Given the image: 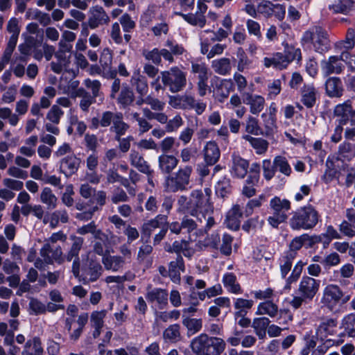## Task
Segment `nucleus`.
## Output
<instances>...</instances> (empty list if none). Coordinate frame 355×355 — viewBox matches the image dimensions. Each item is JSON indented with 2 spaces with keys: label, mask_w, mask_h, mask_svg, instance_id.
Here are the masks:
<instances>
[{
  "label": "nucleus",
  "mask_w": 355,
  "mask_h": 355,
  "mask_svg": "<svg viewBox=\"0 0 355 355\" xmlns=\"http://www.w3.org/2000/svg\"><path fill=\"white\" fill-rule=\"evenodd\" d=\"M191 71L197 73L198 79L208 77V69L207 64L202 61H193L191 62Z\"/></svg>",
  "instance_id": "69168bd1"
},
{
  "label": "nucleus",
  "mask_w": 355,
  "mask_h": 355,
  "mask_svg": "<svg viewBox=\"0 0 355 355\" xmlns=\"http://www.w3.org/2000/svg\"><path fill=\"white\" fill-rule=\"evenodd\" d=\"M303 44H311L314 50L324 53L330 49V42L327 31L320 26H315L305 31L302 37Z\"/></svg>",
  "instance_id": "6e6552de"
},
{
  "label": "nucleus",
  "mask_w": 355,
  "mask_h": 355,
  "mask_svg": "<svg viewBox=\"0 0 355 355\" xmlns=\"http://www.w3.org/2000/svg\"><path fill=\"white\" fill-rule=\"evenodd\" d=\"M63 115L62 110L58 105H53L48 112L46 119L54 124H58Z\"/></svg>",
  "instance_id": "338daca9"
},
{
  "label": "nucleus",
  "mask_w": 355,
  "mask_h": 355,
  "mask_svg": "<svg viewBox=\"0 0 355 355\" xmlns=\"http://www.w3.org/2000/svg\"><path fill=\"white\" fill-rule=\"evenodd\" d=\"M161 79L164 87L168 88L172 93L182 91L187 84L186 73L178 67L162 71Z\"/></svg>",
  "instance_id": "1a4fd4ad"
},
{
  "label": "nucleus",
  "mask_w": 355,
  "mask_h": 355,
  "mask_svg": "<svg viewBox=\"0 0 355 355\" xmlns=\"http://www.w3.org/2000/svg\"><path fill=\"white\" fill-rule=\"evenodd\" d=\"M164 339L166 342L177 343L181 338L180 326L178 324H173L168 326L163 333Z\"/></svg>",
  "instance_id": "6e6d98bb"
},
{
  "label": "nucleus",
  "mask_w": 355,
  "mask_h": 355,
  "mask_svg": "<svg viewBox=\"0 0 355 355\" xmlns=\"http://www.w3.org/2000/svg\"><path fill=\"white\" fill-rule=\"evenodd\" d=\"M345 69V65L341 59V55H331L327 60L321 62V70L322 74L327 77L331 74H340Z\"/></svg>",
  "instance_id": "dca6fc26"
},
{
  "label": "nucleus",
  "mask_w": 355,
  "mask_h": 355,
  "mask_svg": "<svg viewBox=\"0 0 355 355\" xmlns=\"http://www.w3.org/2000/svg\"><path fill=\"white\" fill-rule=\"evenodd\" d=\"M203 155L207 165H214L220 157V151L217 144L215 141H208L204 146Z\"/></svg>",
  "instance_id": "5701e85b"
},
{
  "label": "nucleus",
  "mask_w": 355,
  "mask_h": 355,
  "mask_svg": "<svg viewBox=\"0 0 355 355\" xmlns=\"http://www.w3.org/2000/svg\"><path fill=\"white\" fill-rule=\"evenodd\" d=\"M102 263L106 270L117 272L123 268L125 261L121 256L107 254L103 257Z\"/></svg>",
  "instance_id": "bb28decb"
},
{
  "label": "nucleus",
  "mask_w": 355,
  "mask_h": 355,
  "mask_svg": "<svg viewBox=\"0 0 355 355\" xmlns=\"http://www.w3.org/2000/svg\"><path fill=\"white\" fill-rule=\"evenodd\" d=\"M168 217L164 214H157L155 218L144 223L141 227V234L149 238L152 233L157 229H161L167 225Z\"/></svg>",
  "instance_id": "a211bd4d"
},
{
  "label": "nucleus",
  "mask_w": 355,
  "mask_h": 355,
  "mask_svg": "<svg viewBox=\"0 0 355 355\" xmlns=\"http://www.w3.org/2000/svg\"><path fill=\"white\" fill-rule=\"evenodd\" d=\"M129 126L123 121V116L121 113H116L115 120L111 127V131L115 132V139H119V137L124 135Z\"/></svg>",
  "instance_id": "864d4df0"
},
{
  "label": "nucleus",
  "mask_w": 355,
  "mask_h": 355,
  "mask_svg": "<svg viewBox=\"0 0 355 355\" xmlns=\"http://www.w3.org/2000/svg\"><path fill=\"white\" fill-rule=\"evenodd\" d=\"M69 220V216L67 211L64 209H59L48 214L44 217L43 222L45 224L49 223L52 228L58 226V223H66Z\"/></svg>",
  "instance_id": "7c9ffc66"
},
{
  "label": "nucleus",
  "mask_w": 355,
  "mask_h": 355,
  "mask_svg": "<svg viewBox=\"0 0 355 355\" xmlns=\"http://www.w3.org/2000/svg\"><path fill=\"white\" fill-rule=\"evenodd\" d=\"M301 101L307 108L313 107L316 102V90L313 85H304L301 89Z\"/></svg>",
  "instance_id": "72a5a7b5"
},
{
  "label": "nucleus",
  "mask_w": 355,
  "mask_h": 355,
  "mask_svg": "<svg viewBox=\"0 0 355 355\" xmlns=\"http://www.w3.org/2000/svg\"><path fill=\"white\" fill-rule=\"evenodd\" d=\"M130 83L138 94L144 96L148 93V85L146 78L141 74L139 71H135L132 73Z\"/></svg>",
  "instance_id": "f704fd0d"
},
{
  "label": "nucleus",
  "mask_w": 355,
  "mask_h": 355,
  "mask_svg": "<svg viewBox=\"0 0 355 355\" xmlns=\"http://www.w3.org/2000/svg\"><path fill=\"white\" fill-rule=\"evenodd\" d=\"M76 96L81 97L79 105L83 112H88L91 105L96 102V98L91 96V94L83 88L78 89Z\"/></svg>",
  "instance_id": "5fc2aeb1"
},
{
  "label": "nucleus",
  "mask_w": 355,
  "mask_h": 355,
  "mask_svg": "<svg viewBox=\"0 0 355 355\" xmlns=\"http://www.w3.org/2000/svg\"><path fill=\"white\" fill-rule=\"evenodd\" d=\"M343 291L338 285L329 284L323 290L320 302L323 306L333 311L348 300H343Z\"/></svg>",
  "instance_id": "9b49d317"
},
{
  "label": "nucleus",
  "mask_w": 355,
  "mask_h": 355,
  "mask_svg": "<svg viewBox=\"0 0 355 355\" xmlns=\"http://www.w3.org/2000/svg\"><path fill=\"white\" fill-rule=\"evenodd\" d=\"M254 302L252 300L244 299L242 297L235 298L234 306L236 309L234 315H245L248 311L252 309Z\"/></svg>",
  "instance_id": "09e8293b"
},
{
  "label": "nucleus",
  "mask_w": 355,
  "mask_h": 355,
  "mask_svg": "<svg viewBox=\"0 0 355 355\" xmlns=\"http://www.w3.org/2000/svg\"><path fill=\"white\" fill-rule=\"evenodd\" d=\"M237 65L236 68L239 72H243L248 69L252 64L248 55L242 47H239L236 52Z\"/></svg>",
  "instance_id": "13d9d810"
},
{
  "label": "nucleus",
  "mask_w": 355,
  "mask_h": 355,
  "mask_svg": "<svg viewBox=\"0 0 355 355\" xmlns=\"http://www.w3.org/2000/svg\"><path fill=\"white\" fill-rule=\"evenodd\" d=\"M245 132L248 135H260L262 134V130L259 125V121L257 119L252 116H249L245 122Z\"/></svg>",
  "instance_id": "e2e57ef3"
},
{
  "label": "nucleus",
  "mask_w": 355,
  "mask_h": 355,
  "mask_svg": "<svg viewBox=\"0 0 355 355\" xmlns=\"http://www.w3.org/2000/svg\"><path fill=\"white\" fill-rule=\"evenodd\" d=\"M187 213L196 218L197 221L202 223L205 214L213 212L214 207L211 202L203 198L202 190H193L190 195V199L186 207Z\"/></svg>",
  "instance_id": "39448f33"
},
{
  "label": "nucleus",
  "mask_w": 355,
  "mask_h": 355,
  "mask_svg": "<svg viewBox=\"0 0 355 355\" xmlns=\"http://www.w3.org/2000/svg\"><path fill=\"white\" fill-rule=\"evenodd\" d=\"M175 15L181 16L184 21L191 26L198 28H203L206 24L205 15H200L197 12L184 14L181 12H175Z\"/></svg>",
  "instance_id": "79ce46f5"
},
{
  "label": "nucleus",
  "mask_w": 355,
  "mask_h": 355,
  "mask_svg": "<svg viewBox=\"0 0 355 355\" xmlns=\"http://www.w3.org/2000/svg\"><path fill=\"white\" fill-rule=\"evenodd\" d=\"M103 272V267L99 263L91 262L85 271V276L83 278V282L89 283L96 281Z\"/></svg>",
  "instance_id": "49530a36"
},
{
  "label": "nucleus",
  "mask_w": 355,
  "mask_h": 355,
  "mask_svg": "<svg viewBox=\"0 0 355 355\" xmlns=\"http://www.w3.org/2000/svg\"><path fill=\"white\" fill-rule=\"evenodd\" d=\"M242 212L239 205H234L226 214L225 223L232 230H238L241 225Z\"/></svg>",
  "instance_id": "393cba45"
},
{
  "label": "nucleus",
  "mask_w": 355,
  "mask_h": 355,
  "mask_svg": "<svg viewBox=\"0 0 355 355\" xmlns=\"http://www.w3.org/2000/svg\"><path fill=\"white\" fill-rule=\"evenodd\" d=\"M303 246L306 249L313 248L311 236L309 234L306 233L294 237L288 245V249L286 251L288 253H292L297 257L298 251Z\"/></svg>",
  "instance_id": "aec40b11"
},
{
  "label": "nucleus",
  "mask_w": 355,
  "mask_h": 355,
  "mask_svg": "<svg viewBox=\"0 0 355 355\" xmlns=\"http://www.w3.org/2000/svg\"><path fill=\"white\" fill-rule=\"evenodd\" d=\"M211 67L214 71L219 75H229L232 71L231 60L227 58L214 60L211 62Z\"/></svg>",
  "instance_id": "ea45409f"
},
{
  "label": "nucleus",
  "mask_w": 355,
  "mask_h": 355,
  "mask_svg": "<svg viewBox=\"0 0 355 355\" xmlns=\"http://www.w3.org/2000/svg\"><path fill=\"white\" fill-rule=\"evenodd\" d=\"M146 299L153 309H164L168 306V293L166 290L160 288H154L148 290Z\"/></svg>",
  "instance_id": "4468645a"
},
{
  "label": "nucleus",
  "mask_w": 355,
  "mask_h": 355,
  "mask_svg": "<svg viewBox=\"0 0 355 355\" xmlns=\"http://www.w3.org/2000/svg\"><path fill=\"white\" fill-rule=\"evenodd\" d=\"M320 286V280L307 275H304L299 284L298 295L293 297L290 305L297 309L303 304L311 302L318 293Z\"/></svg>",
  "instance_id": "20e7f679"
},
{
  "label": "nucleus",
  "mask_w": 355,
  "mask_h": 355,
  "mask_svg": "<svg viewBox=\"0 0 355 355\" xmlns=\"http://www.w3.org/2000/svg\"><path fill=\"white\" fill-rule=\"evenodd\" d=\"M295 259L296 257L292 253L284 251L280 254L277 259L281 277L286 279L285 289H291V285L297 282L302 274L304 266L306 264V263L302 260H299L294 266L291 275L287 277L291 270Z\"/></svg>",
  "instance_id": "7ed1b4c3"
},
{
  "label": "nucleus",
  "mask_w": 355,
  "mask_h": 355,
  "mask_svg": "<svg viewBox=\"0 0 355 355\" xmlns=\"http://www.w3.org/2000/svg\"><path fill=\"white\" fill-rule=\"evenodd\" d=\"M23 355H42L43 348L40 338L34 337L32 339L28 340L24 345V349L22 352Z\"/></svg>",
  "instance_id": "37998d69"
},
{
  "label": "nucleus",
  "mask_w": 355,
  "mask_h": 355,
  "mask_svg": "<svg viewBox=\"0 0 355 355\" xmlns=\"http://www.w3.org/2000/svg\"><path fill=\"white\" fill-rule=\"evenodd\" d=\"M338 156L343 162L352 160L355 157V145L344 141L338 147Z\"/></svg>",
  "instance_id": "8fccbe9b"
},
{
  "label": "nucleus",
  "mask_w": 355,
  "mask_h": 355,
  "mask_svg": "<svg viewBox=\"0 0 355 355\" xmlns=\"http://www.w3.org/2000/svg\"><path fill=\"white\" fill-rule=\"evenodd\" d=\"M258 13L266 18L274 17L282 21L286 15V6L284 4L274 3L270 1H262L257 5Z\"/></svg>",
  "instance_id": "f8f14e48"
},
{
  "label": "nucleus",
  "mask_w": 355,
  "mask_h": 355,
  "mask_svg": "<svg viewBox=\"0 0 355 355\" xmlns=\"http://www.w3.org/2000/svg\"><path fill=\"white\" fill-rule=\"evenodd\" d=\"M90 16L88 19V26L94 29L100 25L107 24L110 21V17L103 7L95 6L90 8Z\"/></svg>",
  "instance_id": "f3484780"
},
{
  "label": "nucleus",
  "mask_w": 355,
  "mask_h": 355,
  "mask_svg": "<svg viewBox=\"0 0 355 355\" xmlns=\"http://www.w3.org/2000/svg\"><path fill=\"white\" fill-rule=\"evenodd\" d=\"M159 167L162 173H170L178 165V159L173 155L162 154L158 158Z\"/></svg>",
  "instance_id": "e433bc0d"
},
{
  "label": "nucleus",
  "mask_w": 355,
  "mask_h": 355,
  "mask_svg": "<svg viewBox=\"0 0 355 355\" xmlns=\"http://www.w3.org/2000/svg\"><path fill=\"white\" fill-rule=\"evenodd\" d=\"M184 271V263L181 255H178L175 261L169 263L168 276L174 283L180 282V273Z\"/></svg>",
  "instance_id": "c756f323"
},
{
  "label": "nucleus",
  "mask_w": 355,
  "mask_h": 355,
  "mask_svg": "<svg viewBox=\"0 0 355 355\" xmlns=\"http://www.w3.org/2000/svg\"><path fill=\"white\" fill-rule=\"evenodd\" d=\"M320 215L314 207L306 205L293 211L289 226L295 231L311 230L318 223Z\"/></svg>",
  "instance_id": "f03ea898"
},
{
  "label": "nucleus",
  "mask_w": 355,
  "mask_h": 355,
  "mask_svg": "<svg viewBox=\"0 0 355 355\" xmlns=\"http://www.w3.org/2000/svg\"><path fill=\"white\" fill-rule=\"evenodd\" d=\"M242 138L250 143L258 155L264 154L268 148V142L264 139L253 137L250 135H243Z\"/></svg>",
  "instance_id": "a19ab883"
},
{
  "label": "nucleus",
  "mask_w": 355,
  "mask_h": 355,
  "mask_svg": "<svg viewBox=\"0 0 355 355\" xmlns=\"http://www.w3.org/2000/svg\"><path fill=\"white\" fill-rule=\"evenodd\" d=\"M182 324L189 334H194L200 331L202 327V319L193 318L188 315H182Z\"/></svg>",
  "instance_id": "603ef678"
},
{
  "label": "nucleus",
  "mask_w": 355,
  "mask_h": 355,
  "mask_svg": "<svg viewBox=\"0 0 355 355\" xmlns=\"http://www.w3.org/2000/svg\"><path fill=\"white\" fill-rule=\"evenodd\" d=\"M326 93L329 97H340L343 94V84L340 78L330 77L326 80Z\"/></svg>",
  "instance_id": "473e14b6"
},
{
  "label": "nucleus",
  "mask_w": 355,
  "mask_h": 355,
  "mask_svg": "<svg viewBox=\"0 0 355 355\" xmlns=\"http://www.w3.org/2000/svg\"><path fill=\"white\" fill-rule=\"evenodd\" d=\"M249 164L247 160L239 156H234L230 169L231 175L238 178H243L248 173Z\"/></svg>",
  "instance_id": "cd10ccee"
},
{
  "label": "nucleus",
  "mask_w": 355,
  "mask_h": 355,
  "mask_svg": "<svg viewBox=\"0 0 355 355\" xmlns=\"http://www.w3.org/2000/svg\"><path fill=\"white\" fill-rule=\"evenodd\" d=\"M243 103L249 107L250 112L259 115L264 109L266 101L263 96L250 92L243 94Z\"/></svg>",
  "instance_id": "2eb2a0df"
},
{
  "label": "nucleus",
  "mask_w": 355,
  "mask_h": 355,
  "mask_svg": "<svg viewBox=\"0 0 355 355\" xmlns=\"http://www.w3.org/2000/svg\"><path fill=\"white\" fill-rule=\"evenodd\" d=\"M56 62L51 63V69L56 73L67 70L69 67V60L64 52L60 51L55 53Z\"/></svg>",
  "instance_id": "a18cd8bd"
},
{
  "label": "nucleus",
  "mask_w": 355,
  "mask_h": 355,
  "mask_svg": "<svg viewBox=\"0 0 355 355\" xmlns=\"http://www.w3.org/2000/svg\"><path fill=\"white\" fill-rule=\"evenodd\" d=\"M334 114L337 117V121L340 125H345L349 122L352 125H355V110L353 109L350 100L338 104L334 107Z\"/></svg>",
  "instance_id": "ddd939ff"
},
{
  "label": "nucleus",
  "mask_w": 355,
  "mask_h": 355,
  "mask_svg": "<svg viewBox=\"0 0 355 355\" xmlns=\"http://www.w3.org/2000/svg\"><path fill=\"white\" fill-rule=\"evenodd\" d=\"M216 194L221 198L227 197L232 192L230 180L226 177L220 179L215 186Z\"/></svg>",
  "instance_id": "4d7b16f0"
},
{
  "label": "nucleus",
  "mask_w": 355,
  "mask_h": 355,
  "mask_svg": "<svg viewBox=\"0 0 355 355\" xmlns=\"http://www.w3.org/2000/svg\"><path fill=\"white\" fill-rule=\"evenodd\" d=\"M270 323V319L265 316L253 319L252 327L259 339L263 340L266 338V330Z\"/></svg>",
  "instance_id": "4c0bfd02"
},
{
  "label": "nucleus",
  "mask_w": 355,
  "mask_h": 355,
  "mask_svg": "<svg viewBox=\"0 0 355 355\" xmlns=\"http://www.w3.org/2000/svg\"><path fill=\"white\" fill-rule=\"evenodd\" d=\"M338 321L335 318H325L322 319L316 329L318 336L327 338L328 336L334 335L337 331Z\"/></svg>",
  "instance_id": "412c9836"
},
{
  "label": "nucleus",
  "mask_w": 355,
  "mask_h": 355,
  "mask_svg": "<svg viewBox=\"0 0 355 355\" xmlns=\"http://www.w3.org/2000/svg\"><path fill=\"white\" fill-rule=\"evenodd\" d=\"M233 90V81L232 79H223L220 80L218 88L217 93L220 96L218 99L220 101H223V99L226 98L230 93Z\"/></svg>",
  "instance_id": "052dcab7"
},
{
  "label": "nucleus",
  "mask_w": 355,
  "mask_h": 355,
  "mask_svg": "<svg viewBox=\"0 0 355 355\" xmlns=\"http://www.w3.org/2000/svg\"><path fill=\"white\" fill-rule=\"evenodd\" d=\"M193 168L191 166H185L180 168L173 175L166 178L164 187L167 192H176L185 189L189 183Z\"/></svg>",
  "instance_id": "9d476101"
},
{
  "label": "nucleus",
  "mask_w": 355,
  "mask_h": 355,
  "mask_svg": "<svg viewBox=\"0 0 355 355\" xmlns=\"http://www.w3.org/2000/svg\"><path fill=\"white\" fill-rule=\"evenodd\" d=\"M135 95L132 90L127 85H123L117 98L118 104L125 108L133 103Z\"/></svg>",
  "instance_id": "de8ad7c7"
},
{
  "label": "nucleus",
  "mask_w": 355,
  "mask_h": 355,
  "mask_svg": "<svg viewBox=\"0 0 355 355\" xmlns=\"http://www.w3.org/2000/svg\"><path fill=\"white\" fill-rule=\"evenodd\" d=\"M112 61V53L108 48L104 49L100 55V64L103 69V73L107 78H114L116 72L111 69Z\"/></svg>",
  "instance_id": "a878e982"
},
{
  "label": "nucleus",
  "mask_w": 355,
  "mask_h": 355,
  "mask_svg": "<svg viewBox=\"0 0 355 355\" xmlns=\"http://www.w3.org/2000/svg\"><path fill=\"white\" fill-rule=\"evenodd\" d=\"M222 283L228 293L234 295L243 293L241 286L238 282L236 275L234 272H225L222 277Z\"/></svg>",
  "instance_id": "4be33fe9"
},
{
  "label": "nucleus",
  "mask_w": 355,
  "mask_h": 355,
  "mask_svg": "<svg viewBox=\"0 0 355 355\" xmlns=\"http://www.w3.org/2000/svg\"><path fill=\"white\" fill-rule=\"evenodd\" d=\"M278 300L275 299L260 302L255 312L256 315H268L279 324H288L293 320V315L288 309H279Z\"/></svg>",
  "instance_id": "423d86ee"
},
{
  "label": "nucleus",
  "mask_w": 355,
  "mask_h": 355,
  "mask_svg": "<svg viewBox=\"0 0 355 355\" xmlns=\"http://www.w3.org/2000/svg\"><path fill=\"white\" fill-rule=\"evenodd\" d=\"M263 64L266 68L272 67L277 70H282L288 67L284 59L283 53L280 52L274 53L263 58Z\"/></svg>",
  "instance_id": "c85d7f7f"
},
{
  "label": "nucleus",
  "mask_w": 355,
  "mask_h": 355,
  "mask_svg": "<svg viewBox=\"0 0 355 355\" xmlns=\"http://www.w3.org/2000/svg\"><path fill=\"white\" fill-rule=\"evenodd\" d=\"M274 164L276 171L278 170L280 173L286 176H290L292 173L291 167L285 157L278 155L274 158Z\"/></svg>",
  "instance_id": "bf43d9fd"
},
{
  "label": "nucleus",
  "mask_w": 355,
  "mask_h": 355,
  "mask_svg": "<svg viewBox=\"0 0 355 355\" xmlns=\"http://www.w3.org/2000/svg\"><path fill=\"white\" fill-rule=\"evenodd\" d=\"M80 159L74 155H70L60 160V169L65 176L69 177L78 171Z\"/></svg>",
  "instance_id": "b1692460"
},
{
  "label": "nucleus",
  "mask_w": 355,
  "mask_h": 355,
  "mask_svg": "<svg viewBox=\"0 0 355 355\" xmlns=\"http://www.w3.org/2000/svg\"><path fill=\"white\" fill-rule=\"evenodd\" d=\"M354 3L352 0H336L334 3L329 5L328 8L334 13L346 15L352 10Z\"/></svg>",
  "instance_id": "c03bdc74"
},
{
  "label": "nucleus",
  "mask_w": 355,
  "mask_h": 355,
  "mask_svg": "<svg viewBox=\"0 0 355 355\" xmlns=\"http://www.w3.org/2000/svg\"><path fill=\"white\" fill-rule=\"evenodd\" d=\"M130 160L131 164L137 168L140 172L148 175H151L153 171L150 169L149 164L144 159L143 156L139 153L132 150L130 155Z\"/></svg>",
  "instance_id": "2f4dec72"
},
{
  "label": "nucleus",
  "mask_w": 355,
  "mask_h": 355,
  "mask_svg": "<svg viewBox=\"0 0 355 355\" xmlns=\"http://www.w3.org/2000/svg\"><path fill=\"white\" fill-rule=\"evenodd\" d=\"M40 254L46 263L52 264L54 261L60 263L62 260V252L60 246L51 245L49 243L42 246Z\"/></svg>",
  "instance_id": "6ab92c4d"
},
{
  "label": "nucleus",
  "mask_w": 355,
  "mask_h": 355,
  "mask_svg": "<svg viewBox=\"0 0 355 355\" xmlns=\"http://www.w3.org/2000/svg\"><path fill=\"white\" fill-rule=\"evenodd\" d=\"M284 52L283 57L286 61L287 66L293 60H297L299 63L302 60V53L300 48L288 44H283Z\"/></svg>",
  "instance_id": "58836bf2"
},
{
  "label": "nucleus",
  "mask_w": 355,
  "mask_h": 355,
  "mask_svg": "<svg viewBox=\"0 0 355 355\" xmlns=\"http://www.w3.org/2000/svg\"><path fill=\"white\" fill-rule=\"evenodd\" d=\"M355 44V30L352 28L347 29L345 38L343 40L337 42L335 44V48L337 51H349L352 50Z\"/></svg>",
  "instance_id": "c9c22d12"
},
{
  "label": "nucleus",
  "mask_w": 355,
  "mask_h": 355,
  "mask_svg": "<svg viewBox=\"0 0 355 355\" xmlns=\"http://www.w3.org/2000/svg\"><path fill=\"white\" fill-rule=\"evenodd\" d=\"M343 326L349 336H355V314L351 313L343 319Z\"/></svg>",
  "instance_id": "774afa93"
},
{
  "label": "nucleus",
  "mask_w": 355,
  "mask_h": 355,
  "mask_svg": "<svg viewBox=\"0 0 355 355\" xmlns=\"http://www.w3.org/2000/svg\"><path fill=\"white\" fill-rule=\"evenodd\" d=\"M71 238L73 240V244L66 257L68 261H71L73 258H78L79 252L82 248L84 241L81 237L71 236Z\"/></svg>",
  "instance_id": "680f3d73"
},
{
  "label": "nucleus",
  "mask_w": 355,
  "mask_h": 355,
  "mask_svg": "<svg viewBox=\"0 0 355 355\" xmlns=\"http://www.w3.org/2000/svg\"><path fill=\"white\" fill-rule=\"evenodd\" d=\"M40 201L48 209H53L57 206L58 198L49 187H44L40 193Z\"/></svg>",
  "instance_id": "3c124183"
},
{
  "label": "nucleus",
  "mask_w": 355,
  "mask_h": 355,
  "mask_svg": "<svg viewBox=\"0 0 355 355\" xmlns=\"http://www.w3.org/2000/svg\"><path fill=\"white\" fill-rule=\"evenodd\" d=\"M250 293L257 300L267 301L275 299L276 297L275 291L270 287L266 288L264 290L252 291Z\"/></svg>",
  "instance_id": "0e129e2a"
},
{
  "label": "nucleus",
  "mask_w": 355,
  "mask_h": 355,
  "mask_svg": "<svg viewBox=\"0 0 355 355\" xmlns=\"http://www.w3.org/2000/svg\"><path fill=\"white\" fill-rule=\"evenodd\" d=\"M226 347L223 339L202 333L193 338L190 347L195 355H220Z\"/></svg>",
  "instance_id": "f257e3e1"
},
{
  "label": "nucleus",
  "mask_w": 355,
  "mask_h": 355,
  "mask_svg": "<svg viewBox=\"0 0 355 355\" xmlns=\"http://www.w3.org/2000/svg\"><path fill=\"white\" fill-rule=\"evenodd\" d=\"M269 206L272 214L268 216V223L272 227L278 228L280 224L287 220L291 209V202L286 198L276 196L270 199Z\"/></svg>",
  "instance_id": "0eeeda50"
}]
</instances>
